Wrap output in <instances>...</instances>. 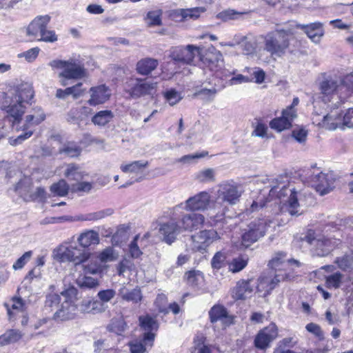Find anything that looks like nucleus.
Returning <instances> with one entry per match:
<instances>
[{
	"mask_svg": "<svg viewBox=\"0 0 353 353\" xmlns=\"http://www.w3.org/2000/svg\"><path fill=\"white\" fill-rule=\"evenodd\" d=\"M243 190L241 186L234 181H225L219 183L214 199L213 207L207 214V225L211 227L217 226L225 221V213L228 210L225 205H236L240 200Z\"/></svg>",
	"mask_w": 353,
	"mask_h": 353,
	"instance_id": "1",
	"label": "nucleus"
},
{
	"mask_svg": "<svg viewBox=\"0 0 353 353\" xmlns=\"http://www.w3.org/2000/svg\"><path fill=\"white\" fill-rule=\"evenodd\" d=\"M34 95L33 87L28 83L18 85L14 92L8 93L2 103V110L6 113L12 122L21 121L25 113V104L31 103Z\"/></svg>",
	"mask_w": 353,
	"mask_h": 353,
	"instance_id": "2",
	"label": "nucleus"
},
{
	"mask_svg": "<svg viewBox=\"0 0 353 353\" xmlns=\"http://www.w3.org/2000/svg\"><path fill=\"white\" fill-rule=\"evenodd\" d=\"M294 23H289L283 28H276L263 37L264 48L272 56L282 57L288 52H292L291 42L294 39Z\"/></svg>",
	"mask_w": 353,
	"mask_h": 353,
	"instance_id": "3",
	"label": "nucleus"
},
{
	"mask_svg": "<svg viewBox=\"0 0 353 353\" xmlns=\"http://www.w3.org/2000/svg\"><path fill=\"white\" fill-rule=\"evenodd\" d=\"M88 250H83L76 243L66 241L52 250V258L59 263L71 262L75 265L83 264L90 257Z\"/></svg>",
	"mask_w": 353,
	"mask_h": 353,
	"instance_id": "4",
	"label": "nucleus"
},
{
	"mask_svg": "<svg viewBox=\"0 0 353 353\" xmlns=\"http://www.w3.org/2000/svg\"><path fill=\"white\" fill-rule=\"evenodd\" d=\"M199 60L204 69H208L217 79H225L230 75L224 68L223 54L214 46L209 47L204 53L201 52Z\"/></svg>",
	"mask_w": 353,
	"mask_h": 353,
	"instance_id": "5",
	"label": "nucleus"
},
{
	"mask_svg": "<svg viewBox=\"0 0 353 353\" xmlns=\"http://www.w3.org/2000/svg\"><path fill=\"white\" fill-rule=\"evenodd\" d=\"M52 69L61 70L59 77L63 78L61 85H66L65 80L83 79L86 75V70L82 63L77 59H69L68 60L54 59L49 63Z\"/></svg>",
	"mask_w": 353,
	"mask_h": 353,
	"instance_id": "6",
	"label": "nucleus"
},
{
	"mask_svg": "<svg viewBox=\"0 0 353 353\" xmlns=\"http://www.w3.org/2000/svg\"><path fill=\"white\" fill-rule=\"evenodd\" d=\"M276 194L281 202L285 201L281 208L282 212H287L292 216L299 215L302 213L300 211L297 192L294 189H290L285 185H274L270 190L269 197L272 198Z\"/></svg>",
	"mask_w": 353,
	"mask_h": 353,
	"instance_id": "7",
	"label": "nucleus"
},
{
	"mask_svg": "<svg viewBox=\"0 0 353 353\" xmlns=\"http://www.w3.org/2000/svg\"><path fill=\"white\" fill-rule=\"evenodd\" d=\"M213 202L214 199L209 192L201 191L175 205L174 213L175 215L180 214V211L185 210L190 212L208 211V214L213 207Z\"/></svg>",
	"mask_w": 353,
	"mask_h": 353,
	"instance_id": "8",
	"label": "nucleus"
},
{
	"mask_svg": "<svg viewBox=\"0 0 353 353\" xmlns=\"http://www.w3.org/2000/svg\"><path fill=\"white\" fill-rule=\"evenodd\" d=\"M157 82L145 79H131L125 83V91L132 99L146 96L153 97L157 93Z\"/></svg>",
	"mask_w": 353,
	"mask_h": 353,
	"instance_id": "9",
	"label": "nucleus"
},
{
	"mask_svg": "<svg viewBox=\"0 0 353 353\" xmlns=\"http://www.w3.org/2000/svg\"><path fill=\"white\" fill-rule=\"evenodd\" d=\"M64 301L61 308L54 313V319L59 321H67L74 319L78 312L77 290L74 288H69L61 292Z\"/></svg>",
	"mask_w": 353,
	"mask_h": 353,
	"instance_id": "10",
	"label": "nucleus"
},
{
	"mask_svg": "<svg viewBox=\"0 0 353 353\" xmlns=\"http://www.w3.org/2000/svg\"><path fill=\"white\" fill-rule=\"evenodd\" d=\"M303 240L314 246L316 254L319 256L327 255L340 243L339 239L317 235L314 231L311 230H308Z\"/></svg>",
	"mask_w": 353,
	"mask_h": 353,
	"instance_id": "11",
	"label": "nucleus"
},
{
	"mask_svg": "<svg viewBox=\"0 0 353 353\" xmlns=\"http://www.w3.org/2000/svg\"><path fill=\"white\" fill-rule=\"evenodd\" d=\"M272 221L268 219H259L252 221L241 236V244L248 248L259 239L263 236Z\"/></svg>",
	"mask_w": 353,
	"mask_h": 353,
	"instance_id": "12",
	"label": "nucleus"
},
{
	"mask_svg": "<svg viewBox=\"0 0 353 353\" xmlns=\"http://www.w3.org/2000/svg\"><path fill=\"white\" fill-rule=\"evenodd\" d=\"M320 90L322 100L326 103L335 99L336 103L339 100L345 97L341 79L329 78L320 83Z\"/></svg>",
	"mask_w": 353,
	"mask_h": 353,
	"instance_id": "13",
	"label": "nucleus"
},
{
	"mask_svg": "<svg viewBox=\"0 0 353 353\" xmlns=\"http://www.w3.org/2000/svg\"><path fill=\"white\" fill-rule=\"evenodd\" d=\"M185 210L180 211V214L175 215L174 207L172 208L174 218H177L182 232H192L197 230L204 225L205 217L203 214L195 213H185Z\"/></svg>",
	"mask_w": 353,
	"mask_h": 353,
	"instance_id": "14",
	"label": "nucleus"
},
{
	"mask_svg": "<svg viewBox=\"0 0 353 353\" xmlns=\"http://www.w3.org/2000/svg\"><path fill=\"white\" fill-rule=\"evenodd\" d=\"M159 232L163 241L168 245L174 243L182 232L177 218H174L172 208L170 210L169 219L159 223Z\"/></svg>",
	"mask_w": 353,
	"mask_h": 353,
	"instance_id": "15",
	"label": "nucleus"
},
{
	"mask_svg": "<svg viewBox=\"0 0 353 353\" xmlns=\"http://www.w3.org/2000/svg\"><path fill=\"white\" fill-rule=\"evenodd\" d=\"M290 275L288 274H280L270 271L262 274L258 279L256 290L260 295L266 296L275 288L279 282L288 279Z\"/></svg>",
	"mask_w": 353,
	"mask_h": 353,
	"instance_id": "16",
	"label": "nucleus"
},
{
	"mask_svg": "<svg viewBox=\"0 0 353 353\" xmlns=\"http://www.w3.org/2000/svg\"><path fill=\"white\" fill-rule=\"evenodd\" d=\"M192 250L205 254L209 246L220 239V235L214 230H203L192 236Z\"/></svg>",
	"mask_w": 353,
	"mask_h": 353,
	"instance_id": "17",
	"label": "nucleus"
},
{
	"mask_svg": "<svg viewBox=\"0 0 353 353\" xmlns=\"http://www.w3.org/2000/svg\"><path fill=\"white\" fill-rule=\"evenodd\" d=\"M201 49L193 45L186 47H175L171 50L170 57L174 64L182 63L191 65L194 63L196 56L199 57Z\"/></svg>",
	"mask_w": 353,
	"mask_h": 353,
	"instance_id": "18",
	"label": "nucleus"
},
{
	"mask_svg": "<svg viewBox=\"0 0 353 353\" xmlns=\"http://www.w3.org/2000/svg\"><path fill=\"white\" fill-rule=\"evenodd\" d=\"M278 334L277 326L272 323L259 331L254 337V345L256 349L265 351L270 347Z\"/></svg>",
	"mask_w": 353,
	"mask_h": 353,
	"instance_id": "19",
	"label": "nucleus"
},
{
	"mask_svg": "<svg viewBox=\"0 0 353 353\" xmlns=\"http://www.w3.org/2000/svg\"><path fill=\"white\" fill-rule=\"evenodd\" d=\"M300 263L293 259H287L286 254L283 252L275 254L270 261L268 265L273 272L287 274V272L292 265L299 266ZM289 275V274L288 273Z\"/></svg>",
	"mask_w": 353,
	"mask_h": 353,
	"instance_id": "20",
	"label": "nucleus"
},
{
	"mask_svg": "<svg viewBox=\"0 0 353 353\" xmlns=\"http://www.w3.org/2000/svg\"><path fill=\"white\" fill-rule=\"evenodd\" d=\"M50 20L51 17L48 14L36 17L27 26L26 35L29 37L31 40L37 41L38 38H39L44 30V28L48 27Z\"/></svg>",
	"mask_w": 353,
	"mask_h": 353,
	"instance_id": "21",
	"label": "nucleus"
},
{
	"mask_svg": "<svg viewBox=\"0 0 353 353\" xmlns=\"http://www.w3.org/2000/svg\"><path fill=\"white\" fill-rule=\"evenodd\" d=\"M296 117V111L291 108H286L282 111L281 117L271 120L270 127L276 132H282L292 126L293 120Z\"/></svg>",
	"mask_w": 353,
	"mask_h": 353,
	"instance_id": "22",
	"label": "nucleus"
},
{
	"mask_svg": "<svg viewBox=\"0 0 353 353\" xmlns=\"http://www.w3.org/2000/svg\"><path fill=\"white\" fill-rule=\"evenodd\" d=\"M37 173L38 170H35L30 176L24 175L23 178L19 179L13 188V191L26 202L33 189V181H39V179L36 177Z\"/></svg>",
	"mask_w": 353,
	"mask_h": 353,
	"instance_id": "23",
	"label": "nucleus"
},
{
	"mask_svg": "<svg viewBox=\"0 0 353 353\" xmlns=\"http://www.w3.org/2000/svg\"><path fill=\"white\" fill-rule=\"evenodd\" d=\"M313 186L321 195L328 194L334 188V179L332 173L319 172L312 176Z\"/></svg>",
	"mask_w": 353,
	"mask_h": 353,
	"instance_id": "24",
	"label": "nucleus"
},
{
	"mask_svg": "<svg viewBox=\"0 0 353 353\" xmlns=\"http://www.w3.org/2000/svg\"><path fill=\"white\" fill-rule=\"evenodd\" d=\"M89 105L95 106L105 103L111 96V91L104 84L92 87L89 90Z\"/></svg>",
	"mask_w": 353,
	"mask_h": 353,
	"instance_id": "25",
	"label": "nucleus"
},
{
	"mask_svg": "<svg viewBox=\"0 0 353 353\" xmlns=\"http://www.w3.org/2000/svg\"><path fill=\"white\" fill-rule=\"evenodd\" d=\"M317 125L328 130L342 128V111L338 108H334L325 115L321 122L318 123Z\"/></svg>",
	"mask_w": 353,
	"mask_h": 353,
	"instance_id": "26",
	"label": "nucleus"
},
{
	"mask_svg": "<svg viewBox=\"0 0 353 353\" xmlns=\"http://www.w3.org/2000/svg\"><path fill=\"white\" fill-rule=\"evenodd\" d=\"M291 23L298 26L295 28V32L298 28L304 30L308 37L315 43L319 42L324 34L323 24L320 22H314L307 25L298 24L295 22H292Z\"/></svg>",
	"mask_w": 353,
	"mask_h": 353,
	"instance_id": "27",
	"label": "nucleus"
},
{
	"mask_svg": "<svg viewBox=\"0 0 353 353\" xmlns=\"http://www.w3.org/2000/svg\"><path fill=\"white\" fill-rule=\"evenodd\" d=\"M77 241L81 248L87 250L92 245H98L100 242V237L97 231L86 230L79 234Z\"/></svg>",
	"mask_w": 353,
	"mask_h": 353,
	"instance_id": "28",
	"label": "nucleus"
},
{
	"mask_svg": "<svg viewBox=\"0 0 353 353\" xmlns=\"http://www.w3.org/2000/svg\"><path fill=\"white\" fill-rule=\"evenodd\" d=\"M139 320L141 329L145 331L143 340L152 341L154 339V334L152 333V331L157 330L158 328L157 321L149 315L141 316Z\"/></svg>",
	"mask_w": 353,
	"mask_h": 353,
	"instance_id": "29",
	"label": "nucleus"
},
{
	"mask_svg": "<svg viewBox=\"0 0 353 353\" xmlns=\"http://www.w3.org/2000/svg\"><path fill=\"white\" fill-rule=\"evenodd\" d=\"M253 286L250 281L241 280L236 283L232 291V297L236 300L245 299L252 296Z\"/></svg>",
	"mask_w": 353,
	"mask_h": 353,
	"instance_id": "30",
	"label": "nucleus"
},
{
	"mask_svg": "<svg viewBox=\"0 0 353 353\" xmlns=\"http://www.w3.org/2000/svg\"><path fill=\"white\" fill-rule=\"evenodd\" d=\"M159 62L157 59L144 58L137 63L136 70L141 75H148L157 68Z\"/></svg>",
	"mask_w": 353,
	"mask_h": 353,
	"instance_id": "31",
	"label": "nucleus"
},
{
	"mask_svg": "<svg viewBox=\"0 0 353 353\" xmlns=\"http://www.w3.org/2000/svg\"><path fill=\"white\" fill-rule=\"evenodd\" d=\"M210 87L206 85L203 86L200 90H197L195 95L203 101L210 102L214 100L217 92L220 90V88H217L216 83L209 82Z\"/></svg>",
	"mask_w": 353,
	"mask_h": 353,
	"instance_id": "32",
	"label": "nucleus"
},
{
	"mask_svg": "<svg viewBox=\"0 0 353 353\" xmlns=\"http://www.w3.org/2000/svg\"><path fill=\"white\" fill-rule=\"evenodd\" d=\"M119 294L123 300L134 303H138L142 299L141 291L138 288L129 290L125 286H123L119 290Z\"/></svg>",
	"mask_w": 353,
	"mask_h": 353,
	"instance_id": "33",
	"label": "nucleus"
},
{
	"mask_svg": "<svg viewBox=\"0 0 353 353\" xmlns=\"http://www.w3.org/2000/svg\"><path fill=\"white\" fill-rule=\"evenodd\" d=\"M88 174L81 170L78 165L70 163L66 165L64 176L70 181H79L84 178Z\"/></svg>",
	"mask_w": 353,
	"mask_h": 353,
	"instance_id": "34",
	"label": "nucleus"
},
{
	"mask_svg": "<svg viewBox=\"0 0 353 353\" xmlns=\"http://www.w3.org/2000/svg\"><path fill=\"white\" fill-rule=\"evenodd\" d=\"M209 316L212 323H215L218 321H224L228 318V311L224 306L215 305L209 311Z\"/></svg>",
	"mask_w": 353,
	"mask_h": 353,
	"instance_id": "35",
	"label": "nucleus"
},
{
	"mask_svg": "<svg viewBox=\"0 0 353 353\" xmlns=\"http://www.w3.org/2000/svg\"><path fill=\"white\" fill-rule=\"evenodd\" d=\"M205 11L203 7H196L189 9H181L176 11L177 16L181 17V20H187L188 19H196Z\"/></svg>",
	"mask_w": 353,
	"mask_h": 353,
	"instance_id": "36",
	"label": "nucleus"
},
{
	"mask_svg": "<svg viewBox=\"0 0 353 353\" xmlns=\"http://www.w3.org/2000/svg\"><path fill=\"white\" fill-rule=\"evenodd\" d=\"M165 101L171 106L179 103L183 99L182 92L175 88H168L162 92Z\"/></svg>",
	"mask_w": 353,
	"mask_h": 353,
	"instance_id": "37",
	"label": "nucleus"
},
{
	"mask_svg": "<svg viewBox=\"0 0 353 353\" xmlns=\"http://www.w3.org/2000/svg\"><path fill=\"white\" fill-rule=\"evenodd\" d=\"M70 189L69 185L64 179H61L57 183H54L50 187V191L52 196H65L68 194Z\"/></svg>",
	"mask_w": 353,
	"mask_h": 353,
	"instance_id": "38",
	"label": "nucleus"
},
{
	"mask_svg": "<svg viewBox=\"0 0 353 353\" xmlns=\"http://www.w3.org/2000/svg\"><path fill=\"white\" fill-rule=\"evenodd\" d=\"M114 117V114L110 110H101L98 112L92 118V121L94 125L103 126L108 123Z\"/></svg>",
	"mask_w": 353,
	"mask_h": 353,
	"instance_id": "39",
	"label": "nucleus"
},
{
	"mask_svg": "<svg viewBox=\"0 0 353 353\" xmlns=\"http://www.w3.org/2000/svg\"><path fill=\"white\" fill-rule=\"evenodd\" d=\"M148 164L145 161H135L128 164H122L120 167L122 172L125 173H139Z\"/></svg>",
	"mask_w": 353,
	"mask_h": 353,
	"instance_id": "40",
	"label": "nucleus"
},
{
	"mask_svg": "<svg viewBox=\"0 0 353 353\" xmlns=\"http://www.w3.org/2000/svg\"><path fill=\"white\" fill-rule=\"evenodd\" d=\"M126 328V323L122 317L113 318L107 326V330L115 333L118 335H121Z\"/></svg>",
	"mask_w": 353,
	"mask_h": 353,
	"instance_id": "41",
	"label": "nucleus"
},
{
	"mask_svg": "<svg viewBox=\"0 0 353 353\" xmlns=\"http://www.w3.org/2000/svg\"><path fill=\"white\" fill-rule=\"evenodd\" d=\"M5 305L10 319L14 317L17 313L23 312L24 309V303L20 298H14L11 304L6 303Z\"/></svg>",
	"mask_w": 353,
	"mask_h": 353,
	"instance_id": "42",
	"label": "nucleus"
},
{
	"mask_svg": "<svg viewBox=\"0 0 353 353\" xmlns=\"http://www.w3.org/2000/svg\"><path fill=\"white\" fill-rule=\"evenodd\" d=\"M113 212L114 210L112 209L108 208L83 215L81 218L78 219V220L97 221L112 215Z\"/></svg>",
	"mask_w": 353,
	"mask_h": 353,
	"instance_id": "43",
	"label": "nucleus"
},
{
	"mask_svg": "<svg viewBox=\"0 0 353 353\" xmlns=\"http://www.w3.org/2000/svg\"><path fill=\"white\" fill-rule=\"evenodd\" d=\"M163 12L161 9H154L148 11L145 19L146 23L150 26H159L162 23Z\"/></svg>",
	"mask_w": 353,
	"mask_h": 353,
	"instance_id": "44",
	"label": "nucleus"
},
{
	"mask_svg": "<svg viewBox=\"0 0 353 353\" xmlns=\"http://www.w3.org/2000/svg\"><path fill=\"white\" fill-rule=\"evenodd\" d=\"M185 279L188 285L195 287L203 283L204 276L201 271L193 270L186 272Z\"/></svg>",
	"mask_w": 353,
	"mask_h": 353,
	"instance_id": "45",
	"label": "nucleus"
},
{
	"mask_svg": "<svg viewBox=\"0 0 353 353\" xmlns=\"http://www.w3.org/2000/svg\"><path fill=\"white\" fill-rule=\"evenodd\" d=\"M3 114V118H0V140L3 139L8 133L9 130L13 128L18 122H12L6 113Z\"/></svg>",
	"mask_w": 353,
	"mask_h": 353,
	"instance_id": "46",
	"label": "nucleus"
},
{
	"mask_svg": "<svg viewBox=\"0 0 353 353\" xmlns=\"http://www.w3.org/2000/svg\"><path fill=\"white\" fill-rule=\"evenodd\" d=\"M59 152L70 157H76L81 154V148L74 142H68L63 145Z\"/></svg>",
	"mask_w": 353,
	"mask_h": 353,
	"instance_id": "47",
	"label": "nucleus"
},
{
	"mask_svg": "<svg viewBox=\"0 0 353 353\" xmlns=\"http://www.w3.org/2000/svg\"><path fill=\"white\" fill-rule=\"evenodd\" d=\"M215 172L212 168L200 170L194 174V179L201 183H209L214 181Z\"/></svg>",
	"mask_w": 353,
	"mask_h": 353,
	"instance_id": "48",
	"label": "nucleus"
},
{
	"mask_svg": "<svg viewBox=\"0 0 353 353\" xmlns=\"http://www.w3.org/2000/svg\"><path fill=\"white\" fill-rule=\"evenodd\" d=\"M21 334L19 330H10L0 336V345H6L17 342L21 338Z\"/></svg>",
	"mask_w": 353,
	"mask_h": 353,
	"instance_id": "49",
	"label": "nucleus"
},
{
	"mask_svg": "<svg viewBox=\"0 0 353 353\" xmlns=\"http://www.w3.org/2000/svg\"><path fill=\"white\" fill-rule=\"evenodd\" d=\"M139 234L136 235L128 246L129 254L134 259L139 258L143 254L139 246V244L141 245L143 239L139 241Z\"/></svg>",
	"mask_w": 353,
	"mask_h": 353,
	"instance_id": "50",
	"label": "nucleus"
},
{
	"mask_svg": "<svg viewBox=\"0 0 353 353\" xmlns=\"http://www.w3.org/2000/svg\"><path fill=\"white\" fill-rule=\"evenodd\" d=\"M248 264V259L245 256H239L233 260L229 264V270L233 273L239 272L245 268Z\"/></svg>",
	"mask_w": 353,
	"mask_h": 353,
	"instance_id": "51",
	"label": "nucleus"
},
{
	"mask_svg": "<svg viewBox=\"0 0 353 353\" xmlns=\"http://www.w3.org/2000/svg\"><path fill=\"white\" fill-rule=\"evenodd\" d=\"M239 44L244 54H252L256 51V42L254 39L248 40L247 38L244 37Z\"/></svg>",
	"mask_w": 353,
	"mask_h": 353,
	"instance_id": "52",
	"label": "nucleus"
},
{
	"mask_svg": "<svg viewBox=\"0 0 353 353\" xmlns=\"http://www.w3.org/2000/svg\"><path fill=\"white\" fill-rule=\"evenodd\" d=\"M47 199V192L46 189L43 187H38L35 190L32 189V192L28 196L27 202L38 201L43 203Z\"/></svg>",
	"mask_w": 353,
	"mask_h": 353,
	"instance_id": "53",
	"label": "nucleus"
},
{
	"mask_svg": "<svg viewBox=\"0 0 353 353\" xmlns=\"http://www.w3.org/2000/svg\"><path fill=\"white\" fill-rule=\"evenodd\" d=\"M243 14H245V12H237L234 10L228 9L218 13L216 15V18L225 22L229 20L236 19Z\"/></svg>",
	"mask_w": 353,
	"mask_h": 353,
	"instance_id": "54",
	"label": "nucleus"
},
{
	"mask_svg": "<svg viewBox=\"0 0 353 353\" xmlns=\"http://www.w3.org/2000/svg\"><path fill=\"white\" fill-rule=\"evenodd\" d=\"M341 81L345 97L353 94V71L341 77Z\"/></svg>",
	"mask_w": 353,
	"mask_h": 353,
	"instance_id": "55",
	"label": "nucleus"
},
{
	"mask_svg": "<svg viewBox=\"0 0 353 353\" xmlns=\"http://www.w3.org/2000/svg\"><path fill=\"white\" fill-rule=\"evenodd\" d=\"M254 128L252 135L259 137H265L268 131L267 125L260 119H255L252 123Z\"/></svg>",
	"mask_w": 353,
	"mask_h": 353,
	"instance_id": "56",
	"label": "nucleus"
},
{
	"mask_svg": "<svg viewBox=\"0 0 353 353\" xmlns=\"http://www.w3.org/2000/svg\"><path fill=\"white\" fill-rule=\"evenodd\" d=\"M117 258V254L112 247H108L102 250L98 255V259L102 263L113 261Z\"/></svg>",
	"mask_w": 353,
	"mask_h": 353,
	"instance_id": "57",
	"label": "nucleus"
},
{
	"mask_svg": "<svg viewBox=\"0 0 353 353\" xmlns=\"http://www.w3.org/2000/svg\"><path fill=\"white\" fill-rule=\"evenodd\" d=\"M352 257L347 254L337 257L334 260V263L337 265L338 268L343 271L350 270L352 267Z\"/></svg>",
	"mask_w": 353,
	"mask_h": 353,
	"instance_id": "58",
	"label": "nucleus"
},
{
	"mask_svg": "<svg viewBox=\"0 0 353 353\" xmlns=\"http://www.w3.org/2000/svg\"><path fill=\"white\" fill-rule=\"evenodd\" d=\"M343 277V274L340 272H336L328 276L326 278V286L328 288H339L341 284Z\"/></svg>",
	"mask_w": 353,
	"mask_h": 353,
	"instance_id": "59",
	"label": "nucleus"
},
{
	"mask_svg": "<svg viewBox=\"0 0 353 353\" xmlns=\"http://www.w3.org/2000/svg\"><path fill=\"white\" fill-rule=\"evenodd\" d=\"M93 187V184L91 182L80 181L74 184H72L70 186V190L72 192L75 193H88Z\"/></svg>",
	"mask_w": 353,
	"mask_h": 353,
	"instance_id": "60",
	"label": "nucleus"
},
{
	"mask_svg": "<svg viewBox=\"0 0 353 353\" xmlns=\"http://www.w3.org/2000/svg\"><path fill=\"white\" fill-rule=\"evenodd\" d=\"M226 256L221 252H217L212 259L211 265L214 270H219L225 264Z\"/></svg>",
	"mask_w": 353,
	"mask_h": 353,
	"instance_id": "61",
	"label": "nucleus"
},
{
	"mask_svg": "<svg viewBox=\"0 0 353 353\" xmlns=\"http://www.w3.org/2000/svg\"><path fill=\"white\" fill-rule=\"evenodd\" d=\"M77 284L82 288L91 289L97 287L99 285V281L91 276H84L77 279Z\"/></svg>",
	"mask_w": 353,
	"mask_h": 353,
	"instance_id": "62",
	"label": "nucleus"
},
{
	"mask_svg": "<svg viewBox=\"0 0 353 353\" xmlns=\"http://www.w3.org/2000/svg\"><path fill=\"white\" fill-rule=\"evenodd\" d=\"M58 40V37L55 32L52 30L44 28L41 35L38 38L37 41H43L46 43H54Z\"/></svg>",
	"mask_w": 353,
	"mask_h": 353,
	"instance_id": "63",
	"label": "nucleus"
},
{
	"mask_svg": "<svg viewBox=\"0 0 353 353\" xmlns=\"http://www.w3.org/2000/svg\"><path fill=\"white\" fill-rule=\"evenodd\" d=\"M32 251L26 252L21 257H19L13 264L12 268L15 270H20L30 260L32 256Z\"/></svg>",
	"mask_w": 353,
	"mask_h": 353,
	"instance_id": "64",
	"label": "nucleus"
}]
</instances>
